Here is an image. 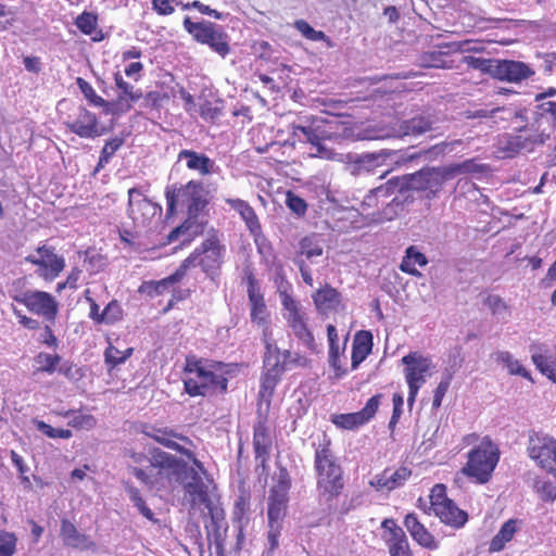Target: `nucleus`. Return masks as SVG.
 <instances>
[{"label":"nucleus","instance_id":"17","mask_svg":"<svg viewBox=\"0 0 556 556\" xmlns=\"http://www.w3.org/2000/svg\"><path fill=\"white\" fill-rule=\"evenodd\" d=\"M151 455L154 467H157V471H160V476L164 480V490L173 488L179 475H181L184 462L161 450H154Z\"/></svg>","mask_w":556,"mask_h":556},{"label":"nucleus","instance_id":"48","mask_svg":"<svg viewBox=\"0 0 556 556\" xmlns=\"http://www.w3.org/2000/svg\"><path fill=\"white\" fill-rule=\"evenodd\" d=\"M421 64L425 67L433 68H452V63L446 60V54L440 51L424 53Z\"/></svg>","mask_w":556,"mask_h":556},{"label":"nucleus","instance_id":"4","mask_svg":"<svg viewBox=\"0 0 556 556\" xmlns=\"http://www.w3.org/2000/svg\"><path fill=\"white\" fill-rule=\"evenodd\" d=\"M316 488L318 498L331 503L337 498L343 488L342 468L328 446H321L315 453Z\"/></svg>","mask_w":556,"mask_h":556},{"label":"nucleus","instance_id":"23","mask_svg":"<svg viewBox=\"0 0 556 556\" xmlns=\"http://www.w3.org/2000/svg\"><path fill=\"white\" fill-rule=\"evenodd\" d=\"M404 526L419 545L428 549L438 548V542L434 536L419 522L415 514L406 515Z\"/></svg>","mask_w":556,"mask_h":556},{"label":"nucleus","instance_id":"61","mask_svg":"<svg viewBox=\"0 0 556 556\" xmlns=\"http://www.w3.org/2000/svg\"><path fill=\"white\" fill-rule=\"evenodd\" d=\"M181 5L180 0H153L152 9L159 15H170L175 12V7Z\"/></svg>","mask_w":556,"mask_h":556},{"label":"nucleus","instance_id":"19","mask_svg":"<svg viewBox=\"0 0 556 556\" xmlns=\"http://www.w3.org/2000/svg\"><path fill=\"white\" fill-rule=\"evenodd\" d=\"M327 337L329 342L328 363L333 369L334 378L340 379L348 372L344 363L341 361V356L344 355L348 337H345L343 344L341 345L339 343L337 328L333 325H328Z\"/></svg>","mask_w":556,"mask_h":556},{"label":"nucleus","instance_id":"16","mask_svg":"<svg viewBox=\"0 0 556 556\" xmlns=\"http://www.w3.org/2000/svg\"><path fill=\"white\" fill-rule=\"evenodd\" d=\"M381 395H374L370 397L365 407L356 413L349 414H334L331 416V421L338 427L342 429L352 430L359 426L368 422L377 413V409L380 405Z\"/></svg>","mask_w":556,"mask_h":556},{"label":"nucleus","instance_id":"56","mask_svg":"<svg viewBox=\"0 0 556 556\" xmlns=\"http://www.w3.org/2000/svg\"><path fill=\"white\" fill-rule=\"evenodd\" d=\"M288 131L291 134L292 137H305L307 140L311 139H331L330 136L327 137H319L315 129L311 125H295L291 124L288 128Z\"/></svg>","mask_w":556,"mask_h":556},{"label":"nucleus","instance_id":"21","mask_svg":"<svg viewBox=\"0 0 556 556\" xmlns=\"http://www.w3.org/2000/svg\"><path fill=\"white\" fill-rule=\"evenodd\" d=\"M223 248L216 237L212 236L202 243L199 255V265L208 273L216 269L222 263Z\"/></svg>","mask_w":556,"mask_h":556},{"label":"nucleus","instance_id":"3","mask_svg":"<svg viewBox=\"0 0 556 556\" xmlns=\"http://www.w3.org/2000/svg\"><path fill=\"white\" fill-rule=\"evenodd\" d=\"M225 365L206 359L187 358L185 390L190 396H207L227 390Z\"/></svg>","mask_w":556,"mask_h":556},{"label":"nucleus","instance_id":"26","mask_svg":"<svg viewBox=\"0 0 556 556\" xmlns=\"http://www.w3.org/2000/svg\"><path fill=\"white\" fill-rule=\"evenodd\" d=\"M149 465L146 468L139 466H131L130 472L143 484L151 490L162 491L164 490V480L157 471V467H154L153 457L148 459Z\"/></svg>","mask_w":556,"mask_h":556},{"label":"nucleus","instance_id":"64","mask_svg":"<svg viewBox=\"0 0 556 556\" xmlns=\"http://www.w3.org/2000/svg\"><path fill=\"white\" fill-rule=\"evenodd\" d=\"M281 374L282 372H280V371L266 369V372L264 374V376L262 378V389L264 390V392H268V393L273 392L277 382L280 379Z\"/></svg>","mask_w":556,"mask_h":556},{"label":"nucleus","instance_id":"57","mask_svg":"<svg viewBox=\"0 0 556 556\" xmlns=\"http://www.w3.org/2000/svg\"><path fill=\"white\" fill-rule=\"evenodd\" d=\"M122 318V308L117 302H110L101 313L100 320L104 324H114Z\"/></svg>","mask_w":556,"mask_h":556},{"label":"nucleus","instance_id":"6","mask_svg":"<svg viewBox=\"0 0 556 556\" xmlns=\"http://www.w3.org/2000/svg\"><path fill=\"white\" fill-rule=\"evenodd\" d=\"M500 459V450L488 437L481 439L468 453V460L463 467V473L475 479L478 483L490 480Z\"/></svg>","mask_w":556,"mask_h":556},{"label":"nucleus","instance_id":"33","mask_svg":"<svg viewBox=\"0 0 556 556\" xmlns=\"http://www.w3.org/2000/svg\"><path fill=\"white\" fill-rule=\"evenodd\" d=\"M519 523L520 522L516 519L507 520L501 527L496 535L492 539L489 547L490 552L502 551L505 547V545L513 540L514 535L519 530Z\"/></svg>","mask_w":556,"mask_h":556},{"label":"nucleus","instance_id":"63","mask_svg":"<svg viewBox=\"0 0 556 556\" xmlns=\"http://www.w3.org/2000/svg\"><path fill=\"white\" fill-rule=\"evenodd\" d=\"M286 203L288 207L298 215L304 214L307 207L305 201L291 191L287 192Z\"/></svg>","mask_w":556,"mask_h":556},{"label":"nucleus","instance_id":"55","mask_svg":"<svg viewBox=\"0 0 556 556\" xmlns=\"http://www.w3.org/2000/svg\"><path fill=\"white\" fill-rule=\"evenodd\" d=\"M301 254L307 260H313L316 256H321L323 247L314 238H304L301 243Z\"/></svg>","mask_w":556,"mask_h":556},{"label":"nucleus","instance_id":"32","mask_svg":"<svg viewBox=\"0 0 556 556\" xmlns=\"http://www.w3.org/2000/svg\"><path fill=\"white\" fill-rule=\"evenodd\" d=\"M115 85L121 91L116 103L124 110H129L134 102H137L141 97L142 92L139 89H135L132 85L125 81L119 73L114 76Z\"/></svg>","mask_w":556,"mask_h":556},{"label":"nucleus","instance_id":"31","mask_svg":"<svg viewBox=\"0 0 556 556\" xmlns=\"http://www.w3.org/2000/svg\"><path fill=\"white\" fill-rule=\"evenodd\" d=\"M531 357L536 368L548 379L556 382V350L539 349L532 353Z\"/></svg>","mask_w":556,"mask_h":556},{"label":"nucleus","instance_id":"53","mask_svg":"<svg viewBox=\"0 0 556 556\" xmlns=\"http://www.w3.org/2000/svg\"><path fill=\"white\" fill-rule=\"evenodd\" d=\"M485 304L493 315L505 318L509 315V307L506 302L498 295H489Z\"/></svg>","mask_w":556,"mask_h":556},{"label":"nucleus","instance_id":"37","mask_svg":"<svg viewBox=\"0 0 556 556\" xmlns=\"http://www.w3.org/2000/svg\"><path fill=\"white\" fill-rule=\"evenodd\" d=\"M179 159L186 160L187 166L190 169H195L200 174L205 175L210 173V169L212 167V162L208 157L204 155L197 154L195 152L191 151H181L179 153Z\"/></svg>","mask_w":556,"mask_h":556},{"label":"nucleus","instance_id":"46","mask_svg":"<svg viewBox=\"0 0 556 556\" xmlns=\"http://www.w3.org/2000/svg\"><path fill=\"white\" fill-rule=\"evenodd\" d=\"M533 489L545 502H554L556 500V483L548 479H535L533 482Z\"/></svg>","mask_w":556,"mask_h":556},{"label":"nucleus","instance_id":"27","mask_svg":"<svg viewBox=\"0 0 556 556\" xmlns=\"http://www.w3.org/2000/svg\"><path fill=\"white\" fill-rule=\"evenodd\" d=\"M372 349V334L361 330L355 333L352 346V369H356L370 354Z\"/></svg>","mask_w":556,"mask_h":556},{"label":"nucleus","instance_id":"40","mask_svg":"<svg viewBox=\"0 0 556 556\" xmlns=\"http://www.w3.org/2000/svg\"><path fill=\"white\" fill-rule=\"evenodd\" d=\"M76 84L90 105L109 109L110 103L99 96L94 88L83 77L76 78Z\"/></svg>","mask_w":556,"mask_h":556},{"label":"nucleus","instance_id":"29","mask_svg":"<svg viewBox=\"0 0 556 556\" xmlns=\"http://www.w3.org/2000/svg\"><path fill=\"white\" fill-rule=\"evenodd\" d=\"M313 301L317 311L326 314L339 307L341 295L334 288L325 286L313 294Z\"/></svg>","mask_w":556,"mask_h":556},{"label":"nucleus","instance_id":"44","mask_svg":"<svg viewBox=\"0 0 556 556\" xmlns=\"http://www.w3.org/2000/svg\"><path fill=\"white\" fill-rule=\"evenodd\" d=\"M294 26L306 39L312 41H325L329 47L332 46L330 38L324 31L314 29L306 21L298 20Z\"/></svg>","mask_w":556,"mask_h":556},{"label":"nucleus","instance_id":"58","mask_svg":"<svg viewBox=\"0 0 556 556\" xmlns=\"http://www.w3.org/2000/svg\"><path fill=\"white\" fill-rule=\"evenodd\" d=\"M521 148L520 141H498L496 157H513Z\"/></svg>","mask_w":556,"mask_h":556},{"label":"nucleus","instance_id":"25","mask_svg":"<svg viewBox=\"0 0 556 556\" xmlns=\"http://www.w3.org/2000/svg\"><path fill=\"white\" fill-rule=\"evenodd\" d=\"M75 26L86 36H90L93 42L104 40L105 35L99 28V16L96 12L84 11L74 20Z\"/></svg>","mask_w":556,"mask_h":556},{"label":"nucleus","instance_id":"24","mask_svg":"<svg viewBox=\"0 0 556 556\" xmlns=\"http://www.w3.org/2000/svg\"><path fill=\"white\" fill-rule=\"evenodd\" d=\"M71 129L79 137L93 138L102 135V129L96 115L87 110H83L79 113L71 125Z\"/></svg>","mask_w":556,"mask_h":556},{"label":"nucleus","instance_id":"43","mask_svg":"<svg viewBox=\"0 0 556 556\" xmlns=\"http://www.w3.org/2000/svg\"><path fill=\"white\" fill-rule=\"evenodd\" d=\"M253 444L258 457L265 456L268 453L271 440L263 425H258L254 428Z\"/></svg>","mask_w":556,"mask_h":556},{"label":"nucleus","instance_id":"2","mask_svg":"<svg viewBox=\"0 0 556 556\" xmlns=\"http://www.w3.org/2000/svg\"><path fill=\"white\" fill-rule=\"evenodd\" d=\"M192 466L184 463L182 470L177 479L184 489V502L189 505L192 515L210 516L214 522L224 518V510L219 507L218 501L208 485L203 481L204 469L202 464L193 457Z\"/></svg>","mask_w":556,"mask_h":556},{"label":"nucleus","instance_id":"60","mask_svg":"<svg viewBox=\"0 0 556 556\" xmlns=\"http://www.w3.org/2000/svg\"><path fill=\"white\" fill-rule=\"evenodd\" d=\"M312 143H315L316 149V156L327 160H334L344 162L345 157L342 153H336L332 149L327 148L324 142L325 141H311Z\"/></svg>","mask_w":556,"mask_h":556},{"label":"nucleus","instance_id":"22","mask_svg":"<svg viewBox=\"0 0 556 556\" xmlns=\"http://www.w3.org/2000/svg\"><path fill=\"white\" fill-rule=\"evenodd\" d=\"M410 470L406 467H401L396 470L386 469L382 473L376 476L370 484L377 490L392 491L405 483L409 478Z\"/></svg>","mask_w":556,"mask_h":556},{"label":"nucleus","instance_id":"51","mask_svg":"<svg viewBox=\"0 0 556 556\" xmlns=\"http://www.w3.org/2000/svg\"><path fill=\"white\" fill-rule=\"evenodd\" d=\"M33 424L36 426L37 430L47 435L50 439H71L73 433L68 429H55L52 426L46 424L42 420L34 419Z\"/></svg>","mask_w":556,"mask_h":556},{"label":"nucleus","instance_id":"30","mask_svg":"<svg viewBox=\"0 0 556 556\" xmlns=\"http://www.w3.org/2000/svg\"><path fill=\"white\" fill-rule=\"evenodd\" d=\"M428 264L426 255L420 250L410 245L405 250V255L400 264V269L408 275L420 277L421 273L417 269V266L424 267Z\"/></svg>","mask_w":556,"mask_h":556},{"label":"nucleus","instance_id":"38","mask_svg":"<svg viewBox=\"0 0 556 556\" xmlns=\"http://www.w3.org/2000/svg\"><path fill=\"white\" fill-rule=\"evenodd\" d=\"M431 129V122L424 117L417 116L405 121L401 126L403 136H420Z\"/></svg>","mask_w":556,"mask_h":556},{"label":"nucleus","instance_id":"62","mask_svg":"<svg viewBox=\"0 0 556 556\" xmlns=\"http://www.w3.org/2000/svg\"><path fill=\"white\" fill-rule=\"evenodd\" d=\"M452 380V374L446 375L438 384L437 389L434 390L433 394V401H432V407L439 408L442 404L443 397L445 396L450 383Z\"/></svg>","mask_w":556,"mask_h":556},{"label":"nucleus","instance_id":"20","mask_svg":"<svg viewBox=\"0 0 556 556\" xmlns=\"http://www.w3.org/2000/svg\"><path fill=\"white\" fill-rule=\"evenodd\" d=\"M265 344V356L264 364L266 369L283 372L288 368V364L291 359V353L289 351L281 352L274 339V333L268 337H262Z\"/></svg>","mask_w":556,"mask_h":556},{"label":"nucleus","instance_id":"13","mask_svg":"<svg viewBox=\"0 0 556 556\" xmlns=\"http://www.w3.org/2000/svg\"><path fill=\"white\" fill-rule=\"evenodd\" d=\"M14 301L25 305L28 311L53 321L59 306L54 298L45 291H26L13 296Z\"/></svg>","mask_w":556,"mask_h":556},{"label":"nucleus","instance_id":"1","mask_svg":"<svg viewBox=\"0 0 556 556\" xmlns=\"http://www.w3.org/2000/svg\"><path fill=\"white\" fill-rule=\"evenodd\" d=\"M166 201L169 213H173L178 205L187 207L188 211L187 219L169 232L167 238L169 242H174L181 237L182 242H187L203 231L206 223L203 211L207 200L201 182L191 180L178 189L167 188Z\"/></svg>","mask_w":556,"mask_h":556},{"label":"nucleus","instance_id":"18","mask_svg":"<svg viewBox=\"0 0 556 556\" xmlns=\"http://www.w3.org/2000/svg\"><path fill=\"white\" fill-rule=\"evenodd\" d=\"M249 302L251 306V320L262 330V337L273 334V327L269 320V314L263 294L251 282L248 289Z\"/></svg>","mask_w":556,"mask_h":556},{"label":"nucleus","instance_id":"7","mask_svg":"<svg viewBox=\"0 0 556 556\" xmlns=\"http://www.w3.org/2000/svg\"><path fill=\"white\" fill-rule=\"evenodd\" d=\"M404 378L408 387L407 405L414 406L420 388L435 371V364L431 357L419 352H410L402 358Z\"/></svg>","mask_w":556,"mask_h":556},{"label":"nucleus","instance_id":"11","mask_svg":"<svg viewBox=\"0 0 556 556\" xmlns=\"http://www.w3.org/2000/svg\"><path fill=\"white\" fill-rule=\"evenodd\" d=\"M528 453L541 469L556 478V439L542 434L531 435Z\"/></svg>","mask_w":556,"mask_h":556},{"label":"nucleus","instance_id":"39","mask_svg":"<svg viewBox=\"0 0 556 556\" xmlns=\"http://www.w3.org/2000/svg\"><path fill=\"white\" fill-rule=\"evenodd\" d=\"M61 357L58 354L40 352L34 358L35 372L52 375L59 365Z\"/></svg>","mask_w":556,"mask_h":556},{"label":"nucleus","instance_id":"8","mask_svg":"<svg viewBox=\"0 0 556 556\" xmlns=\"http://www.w3.org/2000/svg\"><path fill=\"white\" fill-rule=\"evenodd\" d=\"M184 27L197 42L208 46L222 58L229 54V37L222 26L210 21L192 22L189 16H186Z\"/></svg>","mask_w":556,"mask_h":556},{"label":"nucleus","instance_id":"54","mask_svg":"<svg viewBox=\"0 0 556 556\" xmlns=\"http://www.w3.org/2000/svg\"><path fill=\"white\" fill-rule=\"evenodd\" d=\"M17 539L14 533L0 531V556H13Z\"/></svg>","mask_w":556,"mask_h":556},{"label":"nucleus","instance_id":"49","mask_svg":"<svg viewBox=\"0 0 556 556\" xmlns=\"http://www.w3.org/2000/svg\"><path fill=\"white\" fill-rule=\"evenodd\" d=\"M132 351L134 350L131 348H128L125 351H119L117 348L109 345L104 353L105 363L111 367L121 365L131 356Z\"/></svg>","mask_w":556,"mask_h":556},{"label":"nucleus","instance_id":"36","mask_svg":"<svg viewBox=\"0 0 556 556\" xmlns=\"http://www.w3.org/2000/svg\"><path fill=\"white\" fill-rule=\"evenodd\" d=\"M286 503H287L286 494H279L278 492H274L269 496L268 511H267L269 526L279 525L281 518L285 515Z\"/></svg>","mask_w":556,"mask_h":556},{"label":"nucleus","instance_id":"9","mask_svg":"<svg viewBox=\"0 0 556 556\" xmlns=\"http://www.w3.org/2000/svg\"><path fill=\"white\" fill-rule=\"evenodd\" d=\"M473 170L472 162H464L460 164H453L443 168H431L420 170L412 178V186L427 192L428 197L435 195L443 184L460 173H468Z\"/></svg>","mask_w":556,"mask_h":556},{"label":"nucleus","instance_id":"14","mask_svg":"<svg viewBox=\"0 0 556 556\" xmlns=\"http://www.w3.org/2000/svg\"><path fill=\"white\" fill-rule=\"evenodd\" d=\"M161 212V207L150 201L139 189L128 190V216L137 226H147Z\"/></svg>","mask_w":556,"mask_h":556},{"label":"nucleus","instance_id":"15","mask_svg":"<svg viewBox=\"0 0 556 556\" xmlns=\"http://www.w3.org/2000/svg\"><path fill=\"white\" fill-rule=\"evenodd\" d=\"M493 78L500 81L519 84L534 75V70L527 63L516 60L496 59Z\"/></svg>","mask_w":556,"mask_h":556},{"label":"nucleus","instance_id":"28","mask_svg":"<svg viewBox=\"0 0 556 556\" xmlns=\"http://www.w3.org/2000/svg\"><path fill=\"white\" fill-rule=\"evenodd\" d=\"M61 536L65 545L78 548L89 549L93 547V542L89 536L79 533L76 527L68 520H63L61 525Z\"/></svg>","mask_w":556,"mask_h":556},{"label":"nucleus","instance_id":"52","mask_svg":"<svg viewBox=\"0 0 556 556\" xmlns=\"http://www.w3.org/2000/svg\"><path fill=\"white\" fill-rule=\"evenodd\" d=\"M195 257L192 258L194 261ZM191 262V258L186 260L185 264L176 270L175 274L164 278L160 281H155V286H157V294H162L163 292L169 290L176 282H178L185 275V270L187 268V263Z\"/></svg>","mask_w":556,"mask_h":556},{"label":"nucleus","instance_id":"59","mask_svg":"<svg viewBox=\"0 0 556 556\" xmlns=\"http://www.w3.org/2000/svg\"><path fill=\"white\" fill-rule=\"evenodd\" d=\"M377 165L384 164L387 159H391L395 164L405 162L414 157V155L403 156L397 151H381L379 154H371L369 156Z\"/></svg>","mask_w":556,"mask_h":556},{"label":"nucleus","instance_id":"5","mask_svg":"<svg viewBox=\"0 0 556 556\" xmlns=\"http://www.w3.org/2000/svg\"><path fill=\"white\" fill-rule=\"evenodd\" d=\"M275 285L282 305V316L294 336L306 346H313L314 337L307 327V316L301 303L292 296V285L277 271Z\"/></svg>","mask_w":556,"mask_h":556},{"label":"nucleus","instance_id":"10","mask_svg":"<svg viewBox=\"0 0 556 556\" xmlns=\"http://www.w3.org/2000/svg\"><path fill=\"white\" fill-rule=\"evenodd\" d=\"M430 503L433 514L443 523L453 528H462L466 523L467 514L446 496V488L443 484H435L432 488Z\"/></svg>","mask_w":556,"mask_h":556},{"label":"nucleus","instance_id":"45","mask_svg":"<svg viewBox=\"0 0 556 556\" xmlns=\"http://www.w3.org/2000/svg\"><path fill=\"white\" fill-rule=\"evenodd\" d=\"M496 59H484L477 58L472 55H466L463 58V63L467 65V67L472 70H478L484 74H489L493 77V71L495 67Z\"/></svg>","mask_w":556,"mask_h":556},{"label":"nucleus","instance_id":"50","mask_svg":"<svg viewBox=\"0 0 556 556\" xmlns=\"http://www.w3.org/2000/svg\"><path fill=\"white\" fill-rule=\"evenodd\" d=\"M390 554L409 553V545L403 530H395L392 536L388 539Z\"/></svg>","mask_w":556,"mask_h":556},{"label":"nucleus","instance_id":"42","mask_svg":"<svg viewBox=\"0 0 556 556\" xmlns=\"http://www.w3.org/2000/svg\"><path fill=\"white\" fill-rule=\"evenodd\" d=\"M63 417H70L68 426L77 429L90 430L94 428L97 421L92 415L64 412L60 413Z\"/></svg>","mask_w":556,"mask_h":556},{"label":"nucleus","instance_id":"41","mask_svg":"<svg viewBox=\"0 0 556 556\" xmlns=\"http://www.w3.org/2000/svg\"><path fill=\"white\" fill-rule=\"evenodd\" d=\"M496 361L503 364L511 375H518L525 378H530L527 369L520 364V362L507 352L502 351L496 354Z\"/></svg>","mask_w":556,"mask_h":556},{"label":"nucleus","instance_id":"34","mask_svg":"<svg viewBox=\"0 0 556 556\" xmlns=\"http://www.w3.org/2000/svg\"><path fill=\"white\" fill-rule=\"evenodd\" d=\"M227 203L232 210L240 214L251 232L255 233L261 229L254 210L245 201L240 199H228Z\"/></svg>","mask_w":556,"mask_h":556},{"label":"nucleus","instance_id":"35","mask_svg":"<svg viewBox=\"0 0 556 556\" xmlns=\"http://www.w3.org/2000/svg\"><path fill=\"white\" fill-rule=\"evenodd\" d=\"M149 435L153 440L168 448L176 450L182 454H186L188 457L192 456L190 452L184 450L176 441L177 439L187 441V439L181 435H177L173 431H169L167 429H154L152 433H149Z\"/></svg>","mask_w":556,"mask_h":556},{"label":"nucleus","instance_id":"12","mask_svg":"<svg viewBox=\"0 0 556 556\" xmlns=\"http://www.w3.org/2000/svg\"><path fill=\"white\" fill-rule=\"evenodd\" d=\"M25 261L35 265L36 275L49 282L53 281L65 267L64 257L46 245L27 255Z\"/></svg>","mask_w":556,"mask_h":556},{"label":"nucleus","instance_id":"47","mask_svg":"<svg viewBox=\"0 0 556 556\" xmlns=\"http://www.w3.org/2000/svg\"><path fill=\"white\" fill-rule=\"evenodd\" d=\"M125 490L129 500L131 501L134 506L138 508L140 514L147 519L153 520L154 515L152 510L146 505L143 498L140 495L139 490L129 483L125 484Z\"/></svg>","mask_w":556,"mask_h":556}]
</instances>
